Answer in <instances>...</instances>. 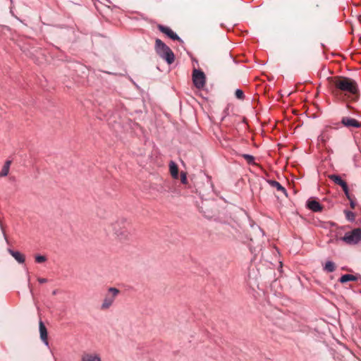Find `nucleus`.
Here are the masks:
<instances>
[{
    "mask_svg": "<svg viewBox=\"0 0 361 361\" xmlns=\"http://www.w3.org/2000/svg\"><path fill=\"white\" fill-rule=\"evenodd\" d=\"M329 178L334 181L336 184L340 185L343 190H346V185L347 183L338 175H330Z\"/></svg>",
    "mask_w": 361,
    "mask_h": 361,
    "instance_id": "nucleus-12",
    "label": "nucleus"
},
{
    "mask_svg": "<svg viewBox=\"0 0 361 361\" xmlns=\"http://www.w3.org/2000/svg\"><path fill=\"white\" fill-rule=\"evenodd\" d=\"M192 82L195 87L202 89L205 85L206 77L203 71L194 69L192 71Z\"/></svg>",
    "mask_w": 361,
    "mask_h": 361,
    "instance_id": "nucleus-6",
    "label": "nucleus"
},
{
    "mask_svg": "<svg viewBox=\"0 0 361 361\" xmlns=\"http://www.w3.org/2000/svg\"><path fill=\"white\" fill-rule=\"evenodd\" d=\"M235 95L236 98L240 99H243L244 98V93L240 89H237L235 90Z\"/></svg>",
    "mask_w": 361,
    "mask_h": 361,
    "instance_id": "nucleus-21",
    "label": "nucleus"
},
{
    "mask_svg": "<svg viewBox=\"0 0 361 361\" xmlns=\"http://www.w3.org/2000/svg\"><path fill=\"white\" fill-rule=\"evenodd\" d=\"M350 207L353 209L355 207V203L353 201H350Z\"/></svg>",
    "mask_w": 361,
    "mask_h": 361,
    "instance_id": "nucleus-27",
    "label": "nucleus"
},
{
    "mask_svg": "<svg viewBox=\"0 0 361 361\" xmlns=\"http://www.w3.org/2000/svg\"><path fill=\"white\" fill-rule=\"evenodd\" d=\"M119 290L116 288H109L104 296V299L101 305V310H105L111 307L119 294Z\"/></svg>",
    "mask_w": 361,
    "mask_h": 361,
    "instance_id": "nucleus-4",
    "label": "nucleus"
},
{
    "mask_svg": "<svg viewBox=\"0 0 361 361\" xmlns=\"http://www.w3.org/2000/svg\"><path fill=\"white\" fill-rule=\"evenodd\" d=\"M53 294H54V295L56 294V290H54V291L53 292Z\"/></svg>",
    "mask_w": 361,
    "mask_h": 361,
    "instance_id": "nucleus-28",
    "label": "nucleus"
},
{
    "mask_svg": "<svg viewBox=\"0 0 361 361\" xmlns=\"http://www.w3.org/2000/svg\"><path fill=\"white\" fill-rule=\"evenodd\" d=\"M330 138V135L327 130L323 131L319 136L318 139L320 142L325 143Z\"/></svg>",
    "mask_w": 361,
    "mask_h": 361,
    "instance_id": "nucleus-19",
    "label": "nucleus"
},
{
    "mask_svg": "<svg viewBox=\"0 0 361 361\" xmlns=\"http://www.w3.org/2000/svg\"><path fill=\"white\" fill-rule=\"evenodd\" d=\"M345 190H343V191H344V192H345V195L347 196V197H348V199H350V197H349V191H348V185H346V189H345Z\"/></svg>",
    "mask_w": 361,
    "mask_h": 361,
    "instance_id": "nucleus-26",
    "label": "nucleus"
},
{
    "mask_svg": "<svg viewBox=\"0 0 361 361\" xmlns=\"http://www.w3.org/2000/svg\"><path fill=\"white\" fill-rule=\"evenodd\" d=\"M336 269V265L332 261H327L324 267V270L328 273H331Z\"/></svg>",
    "mask_w": 361,
    "mask_h": 361,
    "instance_id": "nucleus-17",
    "label": "nucleus"
},
{
    "mask_svg": "<svg viewBox=\"0 0 361 361\" xmlns=\"http://www.w3.org/2000/svg\"><path fill=\"white\" fill-rule=\"evenodd\" d=\"M356 279V277L352 274H344L340 278L339 281L344 283L348 281H355Z\"/></svg>",
    "mask_w": 361,
    "mask_h": 361,
    "instance_id": "nucleus-18",
    "label": "nucleus"
},
{
    "mask_svg": "<svg viewBox=\"0 0 361 361\" xmlns=\"http://www.w3.org/2000/svg\"><path fill=\"white\" fill-rule=\"evenodd\" d=\"M341 123L346 127L359 128L360 126V123L358 121L350 117H343L341 120Z\"/></svg>",
    "mask_w": 361,
    "mask_h": 361,
    "instance_id": "nucleus-10",
    "label": "nucleus"
},
{
    "mask_svg": "<svg viewBox=\"0 0 361 361\" xmlns=\"http://www.w3.org/2000/svg\"><path fill=\"white\" fill-rule=\"evenodd\" d=\"M307 205L310 210L314 212H320L322 209V205L316 200H308Z\"/></svg>",
    "mask_w": 361,
    "mask_h": 361,
    "instance_id": "nucleus-11",
    "label": "nucleus"
},
{
    "mask_svg": "<svg viewBox=\"0 0 361 361\" xmlns=\"http://www.w3.org/2000/svg\"><path fill=\"white\" fill-rule=\"evenodd\" d=\"M80 361H102V358L97 353L85 351L82 353Z\"/></svg>",
    "mask_w": 361,
    "mask_h": 361,
    "instance_id": "nucleus-7",
    "label": "nucleus"
},
{
    "mask_svg": "<svg viewBox=\"0 0 361 361\" xmlns=\"http://www.w3.org/2000/svg\"><path fill=\"white\" fill-rule=\"evenodd\" d=\"M268 183L273 188H276L278 191L287 195L286 190L276 180H269Z\"/></svg>",
    "mask_w": 361,
    "mask_h": 361,
    "instance_id": "nucleus-14",
    "label": "nucleus"
},
{
    "mask_svg": "<svg viewBox=\"0 0 361 361\" xmlns=\"http://www.w3.org/2000/svg\"><path fill=\"white\" fill-rule=\"evenodd\" d=\"M11 164V160H7L5 162L1 171H0V178L5 177V176H8V174L9 173Z\"/></svg>",
    "mask_w": 361,
    "mask_h": 361,
    "instance_id": "nucleus-16",
    "label": "nucleus"
},
{
    "mask_svg": "<svg viewBox=\"0 0 361 361\" xmlns=\"http://www.w3.org/2000/svg\"><path fill=\"white\" fill-rule=\"evenodd\" d=\"M38 281L40 283H46L47 281V279H44V278H39Z\"/></svg>",
    "mask_w": 361,
    "mask_h": 361,
    "instance_id": "nucleus-25",
    "label": "nucleus"
},
{
    "mask_svg": "<svg viewBox=\"0 0 361 361\" xmlns=\"http://www.w3.org/2000/svg\"><path fill=\"white\" fill-rule=\"evenodd\" d=\"M114 234L120 240H128L132 235V225L125 218L118 219L113 225Z\"/></svg>",
    "mask_w": 361,
    "mask_h": 361,
    "instance_id": "nucleus-1",
    "label": "nucleus"
},
{
    "mask_svg": "<svg viewBox=\"0 0 361 361\" xmlns=\"http://www.w3.org/2000/svg\"><path fill=\"white\" fill-rule=\"evenodd\" d=\"M334 85L338 90L343 92L353 94L357 92L355 81L348 78H336L334 80Z\"/></svg>",
    "mask_w": 361,
    "mask_h": 361,
    "instance_id": "nucleus-2",
    "label": "nucleus"
},
{
    "mask_svg": "<svg viewBox=\"0 0 361 361\" xmlns=\"http://www.w3.org/2000/svg\"><path fill=\"white\" fill-rule=\"evenodd\" d=\"M243 157L247 160V161L249 163V164H252L254 163V160H255V158L253 156L250 155V154H243Z\"/></svg>",
    "mask_w": 361,
    "mask_h": 361,
    "instance_id": "nucleus-22",
    "label": "nucleus"
},
{
    "mask_svg": "<svg viewBox=\"0 0 361 361\" xmlns=\"http://www.w3.org/2000/svg\"><path fill=\"white\" fill-rule=\"evenodd\" d=\"M169 170L171 175L174 178H178V168L174 161H171L169 164Z\"/></svg>",
    "mask_w": 361,
    "mask_h": 361,
    "instance_id": "nucleus-15",
    "label": "nucleus"
},
{
    "mask_svg": "<svg viewBox=\"0 0 361 361\" xmlns=\"http://www.w3.org/2000/svg\"><path fill=\"white\" fill-rule=\"evenodd\" d=\"M155 50L157 54L164 59L168 64H171L174 62L175 56L173 52L159 39H157L155 41Z\"/></svg>",
    "mask_w": 361,
    "mask_h": 361,
    "instance_id": "nucleus-3",
    "label": "nucleus"
},
{
    "mask_svg": "<svg viewBox=\"0 0 361 361\" xmlns=\"http://www.w3.org/2000/svg\"><path fill=\"white\" fill-rule=\"evenodd\" d=\"M180 180H181V182L183 184H186L187 183V176H186L185 173L181 172V173H180Z\"/></svg>",
    "mask_w": 361,
    "mask_h": 361,
    "instance_id": "nucleus-24",
    "label": "nucleus"
},
{
    "mask_svg": "<svg viewBox=\"0 0 361 361\" xmlns=\"http://www.w3.org/2000/svg\"><path fill=\"white\" fill-rule=\"evenodd\" d=\"M345 217L348 221H355V215L353 212L345 211Z\"/></svg>",
    "mask_w": 361,
    "mask_h": 361,
    "instance_id": "nucleus-20",
    "label": "nucleus"
},
{
    "mask_svg": "<svg viewBox=\"0 0 361 361\" xmlns=\"http://www.w3.org/2000/svg\"><path fill=\"white\" fill-rule=\"evenodd\" d=\"M342 240L348 244H357L361 240V228H355L350 232H347Z\"/></svg>",
    "mask_w": 361,
    "mask_h": 361,
    "instance_id": "nucleus-5",
    "label": "nucleus"
},
{
    "mask_svg": "<svg viewBox=\"0 0 361 361\" xmlns=\"http://www.w3.org/2000/svg\"><path fill=\"white\" fill-rule=\"evenodd\" d=\"M158 27L161 32L166 35L171 39L173 40L182 41L181 39L178 36V35L173 32V30L169 27L161 25H159Z\"/></svg>",
    "mask_w": 361,
    "mask_h": 361,
    "instance_id": "nucleus-8",
    "label": "nucleus"
},
{
    "mask_svg": "<svg viewBox=\"0 0 361 361\" xmlns=\"http://www.w3.org/2000/svg\"><path fill=\"white\" fill-rule=\"evenodd\" d=\"M8 252L11 254L12 257L18 262V263H24L25 262V256L21 254L18 251H14L13 250L8 249Z\"/></svg>",
    "mask_w": 361,
    "mask_h": 361,
    "instance_id": "nucleus-13",
    "label": "nucleus"
},
{
    "mask_svg": "<svg viewBox=\"0 0 361 361\" xmlns=\"http://www.w3.org/2000/svg\"><path fill=\"white\" fill-rule=\"evenodd\" d=\"M39 330L41 340L47 346H48L49 341H48V338H47L48 337L47 330V328H46L44 324L41 320L39 322Z\"/></svg>",
    "mask_w": 361,
    "mask_h": 361,
    "instance_id": "nucleus-9",
    "label": "nucleus"
},
{
    "mask_svg": "<svg viewBox=\"0 0 361 361\" xmlns=\"http://www.w3.org/2000/svg\"><path fill=\"white\" fill-rule=\"evenodd\" d=\"M46 257L42 255H37L35 256V262L37 263H42L46 261Z\"/></svg>",
    "mask_w": 361,
    "mask_h": 361,
    "instance_id": "nucleus-23",
    "label": "nucleus"
}]
</instances>
